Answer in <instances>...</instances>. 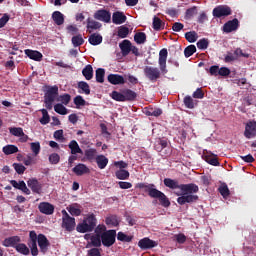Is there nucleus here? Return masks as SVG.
<instances>
[{
    "label": "nucleus",
    "mask_w": 256,
    "mask_h": 256,
    "mask_svg": "<svg viewBox=\"0 0 256 256\" xmlns=\"http://www.w3.org/2000/svg\"><path fill=\"white\" fill-rule=\"evenodd\" d=\"M124 102L126 101H135L137 99V92L131 89L123 90Z\"/></svg>",
    "instance_id": "nucleus-28"
},
{
    "label": "nucleus",
    "mask_w": 256,
    "mask_h": 256,
    "mask_svg": "<svg viewBox=\"0 0 256 256\" xmlns=\"http://www.w3.org/2000/svg\"><path fill=\"white\" fill-rule=\"evenodd\" d=\"M95 161L98 169H105L109 165V158L103 154L96 156Z\"/></svg>",
    "instance_id": "nucleus-26"
},
{
    "label": "nucleus",
    "mask_w": 256,
    "mask_h": 256,
    "mask_svg": "<svg viewBox=\"0 0 256 256\" xmlns=\"http://www.w3.org/2000/svg\"><path fill=\"white\" fill-rule=\"evenodd\" d=\"M84 155L88 161H93V159H96L95 155H97V150L95 148L87 149Z\"/></svg>",
    "instance_id": "nucleus-43"
},
{
    "label": "nucleus",
    "mask_w": 256,
    "mask_h": 256,
    "mask_svg": "<svg viewBox=\"0 0 256 256\" xmlns=\"http://www.w3.org/2000/svg\"><path fill=\"white\" fill-rule=\"evenodd\" d=\"M185 107L187 109H195V102L191 96H186L183 100Z\"/></svg>",
    "instance_id": "nucleus-53"
},
{
    "label": "nucleus",
    "mask_w": 256,
    "mask_h": 256,
    "mask_svg": "<svg viewBox=\"0 0 256 256\" xmlns=\"http://www.w3.org/2000/svg\"><path fill=\"white\" fill-rule=\"evenodd\" d=\"M110 97L114 100V101H118L120 103H125V96L123 94V92H117V91H112V93L110 94Z\"/></svg>",
    "instance_id": "nucleus-38"
},
{
    "label": "nucleus",
    "mask_w": 256,
    "mask_h": 256,
    "mask_svg": "<svg viewBox=\"0 0 256 256\" xmlns=\"http://www.w3.org/2000/svg\"><path fill=\"white\" fill-rule=\"evenodd\" d=\"M244 137L246 139H255V137H256V120H249L245 124Z\"/></svg>",
    "instance_id": "nucleus-10"
},
{
    "label": "nucleus",
    "mask_w": 256,
    "mask_h": 256,
    "mask_svg": "<svg viewBox=\"0 0 256 256\" xmlns=\"http://www.w3.org/2000/svg\"><path fill=\"white\" fill-rule=\"evenodd\" d=\"M94 19L103 23H111V12L105 9L97 10L94 13Z\"/></svg>",
    "instance_id": "nucleus-13"
},
{
    "label": "nucleus",
    "mask_w": 256,
    "mask_h": 256,
    "mask_svg": "<svg viewBox=\"0 0 256 256\" xmlns=\"http://www.w3.org/2000/svg\"><path fill=\"white\" fill-rule=\"evenodd\" d=\"M57 95H59V87L57 85H54L52 87H49L44 95V103L46 109L51 111L53 109V102L57 98Z\"/></svg>",
    "instance_id": "nucleus-5"
},
{
    "label": "nucleus",
    "mask_w": 256,
    "mask_h": 256,
    "mask_svg": "<svg viewBox=\"0 0 256 256\" xmlns=\"http://www.w3.org/2000/svg\"><path fill=\"white\" fill-rule=\"evenodd\" d=\"M86 23H87L86 29L88 33H93V31H97L102 27L100 22H97L92 18H87Z\"/></svg>",
    "instance_id": "nucleus-22"
},
{
    "label": "nucleus",
    "mask_w": 256,
    "mask_h": 256,
    "mask_svg": "<svg viewBox=\"0 0 256 256\" xmlns=\"http://www.w3.org/2000/svg\"><path fill=\"white\" fill-rule=\"evenodd\" d=\"M117 239L123 243H131V241H133V236H129L123 232H118Z\"/></svg>",
    "instance_id": "nucleus-42"
},
{
    "label": "nucleus",
    "mask_w": 256,
    "mask_h": 256,
    "mask_svg": "<svg viewBox=\"0 0 256 256\" xmlns=\"http://www.w3.org/2000/svg\"><path fill=\"white\" fill-rule=\"evenodd\" d=\"M169 55V52L167 51V48H163L159 52V67L162 75H167L169 73V70H167V57Z\"/></svg>",
    "instance_id": "nucleus-8"
},
{
    "label": "nucleus",
    "mask_w": 256,
    "mask_h": 256,
    "mask_svg": "<svg viewBox=\"0 0 256 256\" xmlns=\"http://www.w3.org/2000/svg\"><path fill=\"white\" fill-rule=\"evenodd\" d=\"M100 237H101L102 245H104V247H112V245H115L117 231L107 230V231L103 232L100 235Z\"/></svg>",
    "instance_id": "nucleus-7"
},
{
    "label": "nucleus",
    "mask_w": 256,
    "mask_h": 256,
    "mask_svg": "<svg viewBox=\"0 0 256 256\" xmlns=\"http://www.w3.org/2000/svg\"><path fill=\"white\" fill-rule=\"evenodd\" d=\"M158 245H159V243L157 241L151 240L147 237L140 239L138 242V247H140V249H142V251H147L148 249H153V248L157 247Z\"/></svg>",
    "instance_id": "nucleus-12"
},
{
    "label": "nucleus",
    "mask_w": 256,
    "mask_h": 256,
    "mask_svg": "<svg viewBox=\"0 0 256 256\" xmlns=\"http://www.w3.org/2000/svg\"><path fill=\"white\" fill-rule=\"evenodd\" d=\"M4 155H13L19 153V148L15 145L8 144L2 148Z\"/></svg>",
    "instance_id": "nucleus-32"
},
{
    "label": "nucleus",
    "mask_w": 256,
    "mask_h": 256,
    "mask_svg": "<svg viewBox=\"0 0 256 256\" xmlns=\"http://www.w3.org/2000/svg\"><path fill=\"white\" fill-rule=\"evenodd\" d=\"M115 176H116V178L120 179L121 181H125V180L129 179L130 174H129V171H127L125 169H120L115 172Z\"/></svg>",
    "instance_id": "nucleus-37"
},
{
    "label": "nucleus",
    "mask_w": 256,
    "mask_h": 256,
    "mask_svg": "<svg viewBox=\"0 0 256 256\" xmlns=\"http://www.w3.org/2000/svg\"><path fill=\"white\" fill-rule=\"evenodd\" d=\"M66 209L73 217H79L81 215V209L75 207V205H70Z\"/></svg>",
    "instance_id": "nucleus-49"
},
{
    "label": "nucleus",
    "mask_w": 256,
    "mask_h": 256,
    "mask_svg": "<svg viewBox=\"0 0 256 256\" xmlns=\"http://www.w3.org/2000/svg\"><path fill=\"white\" fill-rule=\"evenodd\" d=\"M54 111L59 113V115H65V106H63V104H56L54 106Z\"/></svg>",
    "instance_id": "nucleus-63"
},
{
    "label": "nucleus",
    "mask_w": 256,
    "mask_h": 256,
    "mask_svg": "<svg viewBox=\"0 0 256 256\" xmlns=\"http://www.w3.org/2000/svg\"><path fill=\"white\" fill-rule=\"evenodd\" d=\"M225 63H233V61H237V56H235L232 52H227L224 58Z\"/></svg>",
    "instance_id": "nucleus-60"
},
{
    "label": "nucleus",
    "mask_w": 256,
    "mask_h": 256,
    "mask_svg": "<svg viewBox=\"0 0 256 256\" xmlns=\"http://www.w3.org/2000/svg\"><path fill=\"white\" fill-rule=\"evenodd\" d=\"M196 45H197L198 49L205 51V49H207L209 47V41L207 39L203 38V39H200Z\"/></svg>",
    "instance_id": "nucleus-56"
},
{
    "label": "nucleus",
    "mask_w": 256,
    "mask_h": 256,
    "mask_svg": "<svg viewBox=\"0 0 256 256\" xmlns=\"http://www.w3.org/2000/svg\"><path fill=\"white\" fill-rule=\"evenodd\" d=\"M96 82L97 83H105V69L98 68L96 70Z\"/></svg>",
    "instance_id": "nucleus-41"
},
{
    "label": "nucleus",
    "mask_w": 256,
    "mask_h": 256,
    "mask_svg": "<svg viewBox=\"0 0 256 256\" xmlns=\"http://www.w3.org/2000/svg\"><path fill=\"white\" fill-rule=\"evenodd\" d=\"M38 209L43 215H53L55 213V206L49 202H41L38 205Z\"/></svg>",
    "instance_id": "nucleus-15"
},
{
    "label": "nucleus",
    "mask_w": 256,
    "mask_h": 256,
    "mask_svg": "<svg viewBox=\"0 0 256 256\" xmlns=\"http://www.w3.org/2000/svg\"><path fill=\"white\" fill-rule=\"evenodd\" d=\"M152 25L154 31H162V29H165V22H163V20L157 16H154Z\"/></svg>",
    "instance_id": "nucleus-30"
},
{
    "label": "nucleus",
    "mask_w": 256,
    "mask_h": 256,
    "mask_svg": "<svg viewBox=\"0 0 256 256\" xmlns=\"http://www.w3.org/2000/svg\"><path fill=\"white\" fill-rule=\"evenodd\" d=\"M27 185L28 187L31 188V191H33L34 193H37V195H41V189L43 188V186L41 185V183H39L38 179H35V178L29 179L27 181Z\"/></svg>",
    "instance_id": "nucleus-18"
},
{
    "label": "nucleus",
    "mask_w": 256,
    "mask_h": 256,
    "mask_svg": "<svg viewBox=\"0 0 256 256\" xmlns=\"http://www.w3.org/2000/svg\"><path fill=\"white\" fill-rule=\"evenodd\" d=\"M107 81L111 85H125V77L120 74H109L107 76Z\"/></svg>",
    "instance_id": "nucleus-16"
},
{
    "label": "nucleus",
    "mask_w": 256,
    "mask_h": 256,
    "mask_svg": "<svg viewBox=\"0 0 256 256\" xmlns=\"http://www.w3.org/2000/svg\"><path fill=\"white\" fill-rule=\"evenodd\" d=\"M239 29V19L234 18L233 20L227 21L222 28L223 33H233Z\"/></svg>",
    "instance_id": "nucleus-14"
},
{
    "label": "nucleus",
    "mask_w": 256,
    "mask_h": 256,
    "mask_svg": "<svg viewBox=\"0 0 256 256\" xmlns=\"http://www.w3.org/2000/svg\"><path fill=\"white\" fill-rule=\"evenodd\" d=\"M31 151L34 153V155H37L41 152V144L39 142H32L30 144Z\"/></svg>",
    "instance_id": "nucleus-58"
},
{
    "label": "nucleus",
    "mask_w": 256,
    "mask_h": 256,
    "mask_svg": "<svg viewBox=\"0 0 256 256\" xmlns=\"http://www.w3.org/2000/svg\"><path fill=\"white\" fill-rule=\"evenodd\" d=\"M10 184L12 185V187H14V189H19V191H23L24 188L27 186V184H25V181H19L17 182V180H11Z\"/></svg>",
    "instance_id": "nucleus-47"
},
{
    "label": "nucleus",
    "mask_w": 256,
    "mask_h": 256,
    "mask_svg": "<svg viewBox=\"0 0 256 256\" xmlns=\"http://www.w3.org/2000/svg\"><path fill=\"white\" fill-rule=\"evenodd\" d=\"M127 21V16H125V13L116 11L112 14V22L114 25H123Z\"/></svg>",
    "instance_id": "nucleus-20"
},
{
    "label": "nucleus",
    "mask_w": 256,
    "mask_h": 256,
    "mask_svg": "<svg viewBox=\"0 0 256 256\" xmlns=\"http://www.w3.org/2000/svg\"><path fill=\"white\" fill-rule=\"evenodd\" d=\"M71 42L73 47H81L85 43V39H83V35L78 34L72 37Z\"/></svg>",
    "instance_id": "nucleus-36"
},
{
    "label": "nucleus",
    "mask_w": 256,
    "mask_h": 256,
    "mask_svg": "<svg viewBox=\"0 0 256 256\" xmlns=\"http://www.w3.org/2000/svg\"><path fill=\"white\" fill-rule=\"evenodd\" d=\"M161 69L153 66H145L144 75L147 79L151 81V83H156L158 79H161Z\"/></svg>",
    "instance_id": "nucleus-6"
},
{
    "label": "nucleus",
    "mask_w": 256,
    "mask_h": 256,
    "mask_svg": "<svg viewBox=\"0 0 256 256\" xmlns=\"http://www.w3.org/2000/svg\"><path fill=\"white\" fill-rule=\"evenodd\" d=\"M15 250L17 253H20V255H29L31 253V248L29 246H26L25 243L19 242L18 245L16 246Z\"/></svg>",
    "instance_id": "nucleus-29"
},
{
    "label": "nucleus",
    "mask_w": 256,
    "mask_h": 256,
    "mask_svg": "<svg viewBox=\"0 0 256 256\" xmlns=\"http://www.w3.org/2000/svg\"><path fill=\"white\" fill-rule=\"evenodd\" d=\"M60 156L57 153H53L49 156V161L52 165H57V163H59L60 160Z\"/></svg>",
    "instance_id": "nucleus-62"
},
{
    "label": "nucleus",
    "mask_w": 256,
    "mask_h": 256,
    "mask_svg": "<svg viewBox=\"0 0 256 256\" xmlns=\"http://www.w3.org/2000/svg\"><path fill=\"white\" fill-rule=\"evenodd\" d=\"M197 15V6H193L186 10L185 18L186 19H193Z\"/></svg>",
    "instance_id": "nucleus-52"
},
{
    "label": "nucleus",
    "mask_w": 256,
    "mask_h": 256,
    "mask_svg": "<svg viewBox=\"0 0 256 256\" xmlns=\"http://www.w3.org/2000/svg\"><path fill=\"white\" fill-rule=\"evenodd\" d=\"M85 99H83V96L78 95L74 98V105H76V109H80L81 107H85L86 105Z\"/></svg>",
    "instance_id": "nucleus-46"
},
{
    "label": "nucleus",
    "mask_w": 256,
    "mask_h": 256,
    "mask_svg": "<svg viewBox=\"0 0 256 256\" xmlns=\"http://www.w3.org/2000/svg\"><path fill=\"white\" fill-rule=\"evenodd\" d=\"M234 83H236V85L242 89H248L249 87V84H247V78L236 79L234 80Z\"/></svg>",
    "instance_id": "nucleus-55"
},
{
    "label": "nucleus",
    "mask_w": 256,
    "mask_h": 256,
    "mask_svg": "<svg viewBox=\"0 0 256 256\" xmlns=\"http://www.w3.org/2000/svg\"><path fill=\"white\" fill-rule=\"evenodd\" d=\"M192 97L194 99H203L205 97V93L203 92V89L197 88L196 91L192 94Z\"/></svg>",
    "instance_id": "nucleus-61"
},
{
    "label": "nucleus",
    "mask_w": 256,
    "mask_h": 256,
    "mask_svg": "<svg viewBox=\"0 0 256 256\" xmlns=\"http://www.w3.org/2000/svg\"><path fill=\"white\" fill-rule=\"evenodd\" d=\"M75 227H77L75 218L71 217L69 213L65 212V230L69 232L75 231Z\"/></svg>",
    "instance_id": "nucleus-19"
},
{
    "label": "nucleus",
    "mask_w": 256,
    "mask_h": 256,
    "mask_svg": "<svg viewBox=\"0 0 256 256\" xmlns=\"http://www.w3.org/2000/svg\"><path fill=\"white\" fill-rule=\"evenodd\" d=\"M134 41L135 43H137V45H143V43L147 41V34H145L144 32H137L134 35Z\"/></svg>",
    "instance_id": "nucleus-35"
},
{
    "label": "nucleus",
    "mask_w": 256,
    "mask_h": 256,
    "mask_svg": "<svg viewBox=\"0 0 256 256\" xmlns=\"http://www.w3.org/2000/svg\"><path fill=\"white\" fill-rule=\"evenodd\" d=\"M106 225H111V227H119V218L117 215L107 216L105 219Z\"/></svg>",
    "instance_id": "nucleus-34"
},
{
    "label": "nucleus",
    "mask_w": 256,
    "mask_h": 256,
    "mask_svg": "<svg viewBox=\"0 0 256 256\" xmlns=\"http://www.w3.org/2000/svg\"><path fill=\"white\" fill-rule=\"evenodd\" d=\"M82 75L85 77L86 81H91V79H93V66L90 64L86 65L82 70Z\"/></svg>",
    "instance_id": "nucleus-31"
},
{
    "label": "nucleus",
    "mask_w": 256,
    "mask_h": 256,
    "mask_svg": "<svg viewBox=\"0 0 256 256\" xmlns=\"http://www.w3.org/2000/svg\"><path fill=\"white\" fill-rule=\"evenodd\" d=\"M25 55L29 57V59H32L33 61H42L43 60V54L37 50H30L26 49L24 51Z\"/></svg>",
    "instance_id": "nucleus-24"
},
{
    "label": "nucleus",
    "mask_w": 256,
    "mask_h": 256,
    "mask_svg": "<svg viewBox=\"0 0 256 256\" xmlns=\"http://www.w3.org/2000/svg\"><path fill=\"white\" fill-rule=\"evenodd\" d=\"M165 187L168 189H179L180 192H174L177 198L178 205H185V203H197L199 196L195 193H199V186L195 183L179 184L178 180L165 178Z\"/></svg>",
    "instance_id": "nucleus-1"
},
{
    "label": "nucleus",
    "mask_w": 256,
    "mask_h": 256,
    "mask_svg": "<svg viewBox=\"0 0 256 256\" xmlns=\"http://www.w3.org/2000/svg\"><path fill=\"white\" fill-rule=\"evenodd\" d=\"M42 118L40 119L41 125H47L49 121H51V117L49 116V112H47V109H42Z\"/></svg>",
    "instance_id": "nucleus-45"
},
{
    "label": "nucleus",
    "mask_w": 256,
    "mask_h": 256,
    "mask_svg": "<svg viewBox=\"0 0 256 256\" xmlns=\"http://www.w3.org/2000/svg\"><path fill=\"white\" fill-rule=\"evenodd\" d=\"M206 163H209V165H213V167H219V159H217V156H205Z\"/></svg>",
    "instance_id": "nucleus-44"
},
{
    "label": "nucleus",
    "mask_w": 256,
    "mask_h": 256,
    "mask_svg": "<svg viewBox=\"0 0 256 256\" xmlns=\"http://www.w3.org/2000/svg\"><path fill=\"white\" fill-rule=\"evenodd\" d=\"M52 21L55 25L61 26L65 23V15L60 11H54L51 16Z\"/></svg>",
    "instance_id": "nucleus-25"
},
{
    "label": "nucleus",
    "mask_w": 256,
    "mask_h": 256,
    "mask_svg": "<svg viewBox=\"0 0 256 256\" xmlns=\"http://www.w3.org/2000/svg\"><path fill=\"white\" fill-rule=\"evenodd\" d=\"M87 256H101V250L99 248H91L87 251Z\"/></svg>",
    "instance_id": "nucleus-64"
},
{
    "label": "nucleus",
    "mask_w": 256,
    "mask_h": 256,
    "mask_svg": "<svg viewBox=\"0 0 256 256\" xmlns=\"http://www.w3.org/2000/svg\"><path fill=\"white\" fill-rule=\"evenodd\" d=\"M231 13H232L231 7L227 5H219L215 7L212 11V15L216 19H221V17H229Z\"/></svg>",
    "instance_id": "nucleus-9"
},
{
    "label": "nucleus",
    "mask_w": 256,
    "mask_h": 256,
    "mask_svg": "<svg viewBox=\"0 0 256 256\" xmlns=\"http://www.w3.org/2000/svg\"><path fill=\"white\" fill-rule=\"evenodd\" d=\"M67 29V34L70 35L71 37H75V35H79V28L75 25H68L66 27Z\"/></svg>",
    "instance_id": "nucleus-50"
},
{
    "label": "nucleus",
    "mask_w": 256,
    "mask_h": 256,
    "mask_svg": "<svg viewBox=\"0 0 256 256\" xmlns=\"http://www.w3.org/2000/svg\"><path fill=\"white\" fill-rule=\"evenodd\" d=\"M196 52H197V47H195V45H189L184 49V55L186 58L191 57Z\"/></svg>",
    "instance_id": "nucleus-48"
},
{
    "label": "nucleus",
    "mask_w": 256,
    "mask_h": 256,
    "mask_svg": "<svg viewBox=\"0 0 256 256\" xmlns=\"http://www.w3.org/2000/svg\"><path fill=\"white\" fill-rule=\"evenodd\" d=\"M219 193L222 195V197H229L231 195V192L229 191V187L227 185H223L219 187Z\"/></svg>",
    "instance_id": "nucleus-57"
},
{
    "label": "nucleus",
    "mask_w": 256,
    "mask_h": 256,
    "mask_svg": "<svg viewBox=\"0 0 256 256\" xmlns=\"http://www.w3.org/2000/svg\"><path fill=\"white\" fill-rule=\"evenodd\" d=\"M78 89H81L82 93H85V95H91V88L85 81L78 82Z\"/></svg>",
    "instance_id": "nucleus-39"
},
{
    "label": "nucleus",
    "mask_w": 256,
    "mask_h": 256,
    "mask_svg": "<svg viewBox=\"0 0 256 256\" xmlns=\"http://www.w3.org/2000/svg\"><path fill=\"white\" fill-rule=\"evenodd\" d=\"M73 173L76 174L78 177H81V175H87V173H91V170L87 165L79 163L72 169Z\"/></svg>",
    "instance_id": "nucleus-21"
},
{
    "label": "nucleus",
    "mask_w": 256,
    "mask_h": 256,
    "mask_svg": "<svg viewBox=\"0 0 256 256\" xmlns=\"http://www.w3.org/2000/svg\"><path fill=\"white\" fill-rule=\"evenodd\" d=\"M21 243V237L19 236H12L8 237L3 240L2 245L4 247H13V249H16V247Z\"/></svg>",
    "instance_id": "nucleus-17"
},
{
    "label": "nucleus",
    "mask_w": 256,
    "mask_h": 256,
    "mask_svg": "<svg viewBox=\"0 0 256 256\" xmlns=\"http://www.w3.org/2000/svg\"><path fill=\"white\" fill-rule=\"evenodd\" d=\"M185 39L188 41V43H195V41L199 39V36L197 35V32L190 31L185 33Z\"/></svg>",
    "instance_id": "nucleus-40"
},
{
    "label": "nucleus",
    "mask_w": 256,
    "mask_h": 256,
    "mask_svg": "<svg viewBox=\"0 0 256 256\" xmlns=\"http://www.w3.org/2000/svg\"><path fill=\"white\" fill-rule=\"evenodd\" d=\"M135 189H140L144 191V193H148L149 197L152 199H158L162 207H171V201H169L167 195L155 188V184L140 182L135 185Z\"/></svg>",
    "instance_id": "nucleus-3"
},
{
    "label": "nucleus",
    "mask_w": 256,
    "mask_h": 256,
    "mask_svg": "<svg viewBox=\"0 0 256 256\" xmlns=\"http://www.w3.org/2000/svg\"><path fill=\"white\" fill-rule=\"evenodd\" d=\"M13 167H14L16 173H18V175H23V173H25V171L27 169L23 166V164H20V163H14Z\"/></svg>",
    "instance_id": "nucleus-59"
},
{
    "label": "nucleus",
    "mask_w": 256,
    "mask_h": 256,
    "mask_svg": "<svg viewBox=\"0 0 256 256\" xmlns=\"http://www.w3.org/2000/svg\"><path fill=\"white\" fill-rule=\"evenodd\" d=\"M127 35H129V28L126 26H121L118 29V37H120V39H125Z\"/></svg>",
    "instance_id": "nucleus-54"
},
{
    "label": "nucleus",
    "mask_w": 256,
    "mask_h": 256,
    "mask_svg": "<svg viewBox=\"0 0 256 256\" xmlns=\"http://www.w3.org/2000/svg\"><path fill=\"white\" fill-rule=\"evenodd\" d=\"M9 132L11 133V135H14V137H23V135H25V133L23 132V128L21 127L9 128Z\"/></svg>",
    "instance_id": "nucleus-51"
},
{
    "label": "nucleus",
    "mask_w": 256,
    "mask_h": 256,
    "mask_svg": "<svg viewBox=\"0 0 256 256\" xmlns=\"http://www.w3.org/2000/svg\"><path fill=\"white\" fill-rule=\"evenodd\" d=\"M88 42L90 43V45H101V43H103V36H101V34H91L88 38Z\"/></svg>",
    "instance_id": "nucleus-27"
},
{
    "label": "nucleus",
    "mask_w": 256,
    "mask_h": 256,
    "mask_svg": "<svg viewBox=\"0 0 256 256\" xmlns=\"http://www.w3.org/2000/svg\"><path fill=\"white\" fill-rule=\"evenodd\" d=\"M103 228H101V226H97V228L95 229V235H92L90 237V242H88V244L86 245V249H90V247H101V235H99V231H101Z\"/></svg>",
    "instance_id": "nucleus-11"
},
{
    "label": "nucleus",
    "mask_w": 256,
    "mask_h": 256,
    "mask_svg": "<svg viewBox=\"0 0 256 256\" xmlns=\"http://www.w3.org/2000/svg\"><path fill=\"white\" fill-rule=\"evenodd\" d=\"M37 243L39 248L37 247ZM27 245L30 248L31 255L37 256L39 255V249L40 253H42V255H45V253L49 251V247H51V242H49V239H47V236H45V234L37 235V232H35V230H32L29 232Z\"/></svg>",
    "instance_id": "nucleus-2"
},
{
    "label": "nucleus",
    "mask_w": 256,
    "mask_h": 256,
    "mask_svg": "<svg viewBox=\"0 0 256 256\" xmlns=\"http://www.w3.org/2000/svg\"><path fill=\"white\" fill-rule=\"evenodd\" d=\"M131 41L129 40H123L120 44H119V48L121 50V54L123 57H127V55H129L131 53Z\"/></svg>",
    "instance_id": "nucleus-23"
},
{
    "label": "nucleus",
    "mask_w": 256,
    "mask_h": 256,
    "mask_svg": "<svg viewBox=\"0 0 256 256\" xmlns=\"http://www.w3.org/2000/svg\"><path fill=\"white\" fill-rule=\"evenodd\" d=\"M68 147L71 150V155H75V153L83 155V150L79 147V143H77V141L72 140Z\"/></svg>",
    "instance_id": "nucleus-33"
},
{
    "label": "nucleus",
    "mask_w": 256,
    "mask_h": 256,
    "mask_svg": "<svg viewBox=\"0 0 256 256\" xmlns=\"http://www.w3.org/2000/svg\"><path fill=\"white\" fill-rule=\"evenodd\" d=\"M97 227V218L95 214H89L81 223L76 226L77 233H91Z\"/></svg>",
    "instance_id": "nucleus-4"
}]
</instances>
